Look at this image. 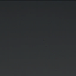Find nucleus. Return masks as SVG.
Instances as JSON below:
<instances>
[{
    "label": "nucleus",
    "instance_id": "f257e3e1",
    "mask_svg": "<svg viewBox=\"0 0 76 76\" xmlns=\"http://www.w3.org/2000/svg\"><path fill=\"white\" fill-rule=\"evenodd\" d=\"M52 1V8H53V0L51 1Z\"/></svg>",
    "mask_w": 76,
    "mask_h": 76
},
{
    "label": "nucleus",
    "instance_id": "f03ea898",
    "mask_svg": "<svg viewBox=\"0 0 76 76\" xmlns=\"http://www.w3.org/2000/svg\"><path fill=\"white\" fill-rule=\"evenodd\" d=\"M39 1V0L38 1V2Z\"/></svg>",
    "mask_w": 76,
    "mask_h": 76
}]
</instances>
